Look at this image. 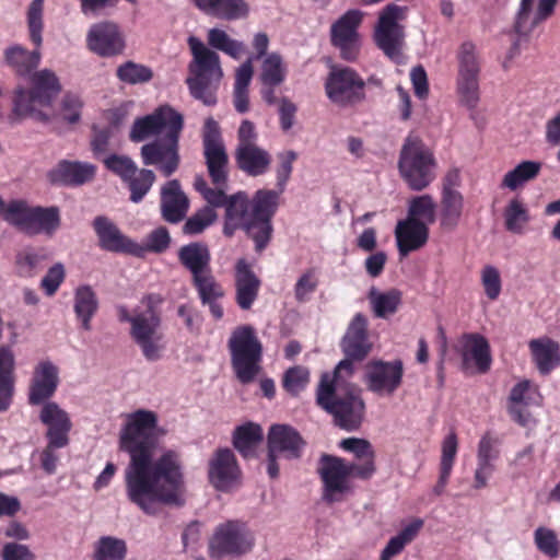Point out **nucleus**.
<instances>
[{"mask_svg":"<svg viewBox=\"0 0 560 560\" xmlns=\"http://www.w3.org/2000/svg\"><path fill=\"white\" fill-rule=\"evenodd\" d=\"M165 433L156 412L148 409L128 413L119 433V450L130 457L125 469L127 498L149 515L156 513L155 502L183 504L184 475L178 453L167 450L153 459Z\"/></svg>","mask_w":560,"mask_h":560,"instance_id":"obj_1","label":"nucleus"},{"mask_svg":"<svg viewBox=\"0 0 560 560\" xmlns=\"http://www.w3.org/2000/svg\"><path fill=\"white\" fill-rule=\"evenodd\" d=\"M353 372V364L349 360H342L332 373L325 372L320 375L316 389V404L334 416L336 424L347 431L358 430L365 417L362 389L343 381V376L350 377Z\"/></svg>","mask_w":560,"mask_h":560,"instance_id":"obj_2","label":"nucleus"},{"mask_svg":"<svg viewBox=\"0 0 560 560\" xmlns=\"http://www.w3.org/2000/svg\"><path fill=\"white\" fill-rule=\"evenodd\" d=\"M163 301L161 294L149 293L141 300L145 306L144 311H135L133 315H130L125 305H118L116 308L119 322L130 324V337L139 346L144 359L150 362L159 361L165 349L164 336L160 331L162 316L159 310Z\"/></svg>","mask_w":560,"mask_h":560,"instance_id":"obj_3","label":"nucleus"},{"mask_svg":"<svg viewBox=\"0 0 560 560\" xmlns=\"http://www.w3.org/2000/svg\"><path fill=\"white\" fill-rule=\"evenodd\" d=\"M188 45L192 60L188 66L186 84L194 98L207 106H213L217 104V90L223 75L220 57L195 36L188 38Z\"/></svg>","mask_w":560,"mask_h":560,"instance_id":"obj_4","label":"nucleus"},{"mask_svg":"<svg viewBox=\"0 0 560 560\" xmlns=\"http://www.w3.org/2000/svg\"><path fill=\"white\" fill-rule=\"evenodd\" d=\"M31 89L18 86L13 96L12 119L33 118L38 121H47L48 115L44 108L50 107L61 90L57 75L44 69L34 72L31 77Z\"/></svg>","mask_w":560,"mask_h":560,"instance_id":"obj_5","label":"nucleus"},{"mask_svg":"<svg viewBox=\"0 0 560 560\" xmlns=\"http://www.w3.org/2000/svg\"><path fill=\"white\" fill-rule=\"evenodd\" d=\"M228 348L231 364L236 378L242 384H249L259 374L262 360V343L250 325L236 327L229 339Z\"/></svg>","mask_w":560,"mask_h":560,"instance_id":"obj_6","label":"nucleus"},{"mask_svg":"<svg viewBox=\"0 0 560 560\" xmlns=\"http://www.w3.org/2000/svg\"><path fill=\"white\" fill-rule=\"evenodd\" d=\"M398 168L408 187L421 191L435 179L436 160L419 137L409 136L401 148Z\"/></svg>","mask_w":560,"mask_h":560,"instance_id":"obj_7","label":"nucleus"},{"mask_svg":"<svg viewBox=\"0 0 560 560\" xmlns=\"http://www.w3.org/2000/svg\"><path fill=\"white\" fill-rule=\"evenodd\" d=\"M44 2L45 0H33L26 12L30 40L35 49L30 51L20 45H15L5 49L4 52L7 63L20 77L28 75L40 62L39 48L43 44Z\"/></svg>","mask_w":560,"mask_h":560,"instance_id":"obj_8","label":"nucleus"},{"mask_svg":"<svg viewBox=\"0 0 560 560\" xmlns=\"http://www.w3.org/2000/svg\"><path fill=\"white\" fill-rule=\"evenodd\" d=\"M409 9L394 2L386 4L380 12L373 30V42L383 54L395 62H399L405 45V26Z\"/></svg>","mask_w":560,"mask_h":560,"instance_id":"obj_9","label":"nucleus"},{"mask_svg":"<svg viewBox=\"0 0 560 560\" xmlns=\"http://www.w3.org/2000/svg\"><path fill=\"white\" fill-rule=\"evenodd\" d=\"M258 133L254 122L243 120L237 130V143L234 150L236 167L250 177L265 175L271 166L269 151L257 144Z\"/></svg>","mask_w":560,"mask_h":560,"instance_id":"obj_10","label":"nucleus"},{"mask_svg":"<svg viewBox=\"0 0 560 560\" xmlns=\"http://www.w3.org/2000/svg\"><path fill=\"white\" fill-rule=\"evenodd\" d=\"M8 223L27 235L51 236L60 228L61 218L56 206H31L22 199L10 208Z\"/></svg>","mask_w":560,"mask_h":560,"instance_id":"obj_11","label":"nucleus"},{"mask_svg":"<svg viewBox=\"0 0 560 560\" xmlns=\"http://www.w3.org/2000/svg\"><path fill=\"white\" fill-rule=\"evenodd\" d=\"M282 192L271 189H259L252 200L250 213L244 224V230L255 242L257 252L264 250L272 234L271 219L279 206V197Z\"/></svg>","mask_w":560,"mask_h":560,"instance_id":"obj_12","label":"nucleus"},{"mask_svg":"<svg viewBox=\"0 0 560 560\" xmlns=\"http://www.w3.org/2000/svg\"><path fill=\"white\" fill-rule=\"evenodd\" d=\"M365 85L353 68L332 66L325 81V93L339 107H354L366 100Z\"/></svg>","mask_w":560,"mask_h":560,"instance_id":"obj_13","label":"nucleus"},{"mask_svg":"<svg viewBox=\"0 0 560 560\" xmlns=\"http://www.w3.org/2000/svg\"><path fill=\"white\" fill-rule=\"evenodd\" d=\"M364 14L358 9H350L339 16L329 30L330 45L338 50L339 58L347 62H357L362 49V35L359 28Z\"/></svg>","mask_w":560,"mask_h":560,"instance_id":"obj_14","label":"nucleus"},{"mask_svg":"<svg viewBox=\"0 0 560 560\" xmlns=\"http://www.w3.org/2000/svg\"><path fill=\"white\" fill-rule=\"evenodd\" d=\"M317 471L323 483L322 498L326 503L340 502L352 492L350 478L355 477V471L345 458L323 454Z\"/></svg>","mask_w":560,"mask_h":560,"instance_id":"obj_15","label":"nucleus"},{"mask_svg":"<svg viewBox=\"0 0 560 560\" xmlns=\"http://www.w3.org/2000/svg\"><path fill=\"white\" fill-rule=\"evenodd\" d=\"M203 158L208 175L214 186H228L230 165L220 126L213 118L205 121L202 131Z\"/></svg>","mask_w":560,"mask_h":560,"instance_id":"obj_16","label":"nucleus"},{"mask_svg":"<svg viewBox=\"0 0 560 560\" xmlns=\"http://www.w3.org/2000/svg\"><path fill=\"white\" fill-rule=\"evenodd\" d=\"M458 74L456 79L457 92L462 102L469 108H475L479 101L480 59L476 45L464 42L457 51Z\"/></svg>","mask_w":560,"mask_h":560,"instance_id":"obj_17","label":"nucleus"},{"mask_svg":"<svg viewBox=\"0 0 560 560\" xmlns=\"http://www.w3.org/2000/svg\"><path fill=\"white\" fill-rule=\"evenodd\" d=\"M182 130L165 132L161 138L155 139L141 147L140 154L144 165L158 166L165 177L173 175L179 167V137Z\"/></svg>","mask_w":560,"mask_h":560,"instance_id":"obj_18","label":"nucleus"},{"mask_svg":"<svg viewBox=\"0 0 560 560\" xmlns=\"http://www.w3.org/2000/svg\"><path fill=\"white\" fill-rule=\"evenodd\" d=\"M404 363L400 359L384 361L373 359L365 365L363 382L371 393L392 396L402 384Z\"/></svg>","mask_w":560,"mask_h":560,"instance_id":"obj_19","label":"nucleus"},{"mask_svg":"<svg viewBox=\"0 0 560 560\" xmlns=\"http://www.w3.org/2000/svg\"><path fill=\"white\" fill-rule=\"evenodd\" d=\"M252 547L253 541L245 526L237 521H228L215 528L209 542V555L215 559L238 557L248 552Z\"/></svg>","mask_w":560,"mask_h":560,"instance_id":"obj_20","label":"nucleus"},{"mask_svg":"<svg viewBox=\"0 0 560 560\" xmlns=\"http://www.w3.org/2000/svg\"><path fill=\"white\" fill-rule=\"evenodd\" d=\"M183 115L168 105L156 108L152 114L135 120L130 130V140L140 142L162 131L183 130Z\"/></svg>","mask_w":560,"mask_h":560,"instance_id":"obj_21","label":"nucleus"},{"mask_svg":"<svg viewBox=\"0 0 560 560\" xmlns=\"http://www.w3.org/2000/svg\"><path fill=\"white\" fill-rule=\"evenodd\" d=\"M92 225L98 238V246L102 249L143 258L141 244L125 235L107 217H96Z\"/></svg>","mask_w":560,"mask_h":560,"instance_id":"obj_22","label":"nucleus"},{"mask_svg":"<svg viewBox=\"0 0 560 560\" xmlns=\"http://www.w3.org/2000/svg\"><path fill=\"white\" fill-rule=\"evenodd\" d=\"M86 45L91 51L101 57H113L124 51L125 39L116 23L105 21L90 27Z\"/></svg>","mask_w":560,"mask_h":560,"instance_id":"obj_23","label":"nucleus"},{"mask_svg":"<svg viewBox=\"0 0 560 560\" xmlns=\"http://www.w3.org/2000/svg\"><path fill=\"white\" fill-rule=\"evenodd\" d=\"M241 469L230 448H219L209 460L208 479L219 491L228 492L238 482Z\"/></svg>","mask_w":560,"mask_h":560,"instance_id":"obj_24","label":"nucleus"},{"mask_svg":"<svg viewBox=\"0 0 560 560\" xmlns=\"http://www.w3.org/2000/svg\"><path fill=\"white\" fill-rule=\"evenodd\" d=\"M306 442L300 432L289 424H272L267 434V448L285 459H299Z\"/></svg>","mask_w":560,"mask_h":560,"instance_id":"obj_25","label":"nucleus"},{"mask_svg":"<svg viewBox=\"0 0 560 560\" xmlns=\"http://www.w3.org/2000/svg\"><path fill=\"white\" fill-rule=\"evenodd\" d=\"M40 422L47 427L46 439L51 446H68L69 434L72 430V421L69 413L57 402L47 401L39 412Z\"/></svg>","mask_w":560,"mask_h":560,"instance_id":"obj_26","label":"nucleus"},{"mask_svg":"<svg viewBox=\"0 0 560 560\" xmlns=\"http://www.w3.org/2000/svg\"><path fill=\"white\" fill-rule=\"evenodd\" d=\"M58 385V368L50 361L39 362L34 369L28 388L30 405L47 402L56 393Z\"/></svg>","mask_w":560,"mask_h":560,"instance_id":"obj_27","label":"nucleus"},{"mask_svg":"<svg viewBox=\"0 0 560 560\" xmlns=\"http://www.w3.org/2000/svg\"><path fill=\"white\" fill-rule=\"evenodd\" d=\"M341 349L346 355L345 360H363L371 351V343L368 336V319L362 313H357L351 319L346 335L341 341Z\"/></svg>","mask_w":560,"mask_h":560,"instance_id":"obj_28","label":"nucleus"},{"mask_svg":"<svg viewBox=\"0 0 560 560\" xmlns=\"http://www.w3.org/2000/svg\"><path fill=\"white\" fill-rule=\"evenodd\" d=\"M95 174L94 164L61 160L48 172L47 177L52 185L75 187L93 180Z\"/></svg>","mask_w":560,"mask_h":560,"instance_id":"obj_29","label":"nucleus"},{"mask_svg":"<svg viewBox=\"0 0 560 560\" xmlns=\"http://www.w3.org/2000/svg\"><path fill=\"white\" fill-rule=\"evenodd\" d=\"M189 210V199L183 191L178 179H171L161 188L162 218L176 224L183 221Z\"/></svg>","mask_w":560,"mask_h":560,"instance_id":"obj_30","label":"nucleus"},{"mask_svg":"<svg viewBox=\"0 0 560 560\" xmlns=\"http://www.w3.org/2000/svg\"><path fill=\"white\" fill-rule=\"evenodd\" d=\"M235 302L241 310H250L258 298L261 281L245 259L235 265Z\"/></svg>","mask_w":560,"mask_h":560,"instance_id":"obj_31","label":"nucleus"},{"mask_svg":"<svg viewBox=\"0 0 560 560\" xmlns=\"http://www.w3.org/2000/svg\"><path fill=\"white\" fill-rule=\"evenodd\" d=\"M429 233L425 222H415L411 219L399 220L395 228L399 255L406 257L411 252L422 248L428 243Z\"/></svg>","mask_w":560,"mask_h":560,"instance_id":"obj_32","label":"nucleus"},{"mask_svg":"<svg viewBox=\"0 0 560 560\" xmlns=\"http://www.w3.org/2000/svg\"><path fill=\"white\" fill-rule=\"evenodd\" d=\"M453 175L448 173L443 180V188L441 192V210L440 222L441 226L445 229H454L457 226L464 209L463 195L454 188Z\"/></svg>","mask_w":560,"mask_h":560,"instance_id":"obj_33","label":"nucleus"},{"mask_svg":"<svg viewBox=\"0 0 560 560\" xmlns=\"http://www.w3.org/2000/svg\"><path fill=\"white\" fill-rule=\"evenodd\" d=\"M339 446L352 454L360 463H348L355 471V477L362 480L370 479L375 470V452L372 444L364 439L347 438L340 441Z\"/></svg>","mask_w":560,"mask_h":560,"instance_id":"obj_34","label":"nucleus"},{"mask_svg":"<svg viewBox=\"0 0 560 560\" xmlns=\"http://www.w3.org/2000/svg\"><path fill=\"white\" fill-rule=\"evenodd\" d=\"M460 355L464 365L474 361L480 373L489 371L492 359L488 340L479 334H464L460 339Z\"/></svg>","mask_w":560,"mask_h":560,"instance_id":"obj_35","label":"nucleus"},{"mask_svg":"<svg viewBox=\"0 0 560 560\" xmlns=\"http://www.w3.org/2000/svg\"><path fill=\"white\" fill-rule=\"evenodd\" d=\"M192 3L205 14L225 21L245 19L249 13L245 0H192Z\"/></svg>","mask_w":560,"mask_h":560,"instance_id":"obj_36","label":"nucleus"},{"mask_svg":"<svg viewBox=\"0 0 560 560\" xmlns=\"http://www.w3.org/2000/svg\"><path fill=\"white\" fill-rule=\"evenodd\" d=\"M49 262V254L45 247L26 246L18 250L14 257V270L21 278H34Z\"/></svg>","mask_w":560,"mask_h":560,"instance_id":"obj_37","label":"nucleus"},{"mask_svg":"<svg viewBox=\"0 0 560 560\" xmlns=\"http://www.w3.org/2000/svg\"><path fill=\"white\" fill-rule=\"evenodd\" d=\"M178 260L190 272L191 279L212 270L210 249L201 242L182 246L178 250Z\"/></svg>","mask_w":560,"mask_h":560,"instance_id":"obj_38","label":"nucleus"},{"mask_svg":"<svg viewBox=\"0 0 560 560\" xmlns=\"http://www.w3.org/2000/svg\"><path fill=\"white\" fill-rule=\"evenodd\" d=\"M15 358L10 346H0V412L7 411L13 401Z\"/></svg>","mask_w":560,"mask_h":560,"instance_id":"obj_39","label":"nucleus"},{"mask_svg":"<svg viewBox=\"0 0 560 560\" xmlns=\"http://www.w3.org/2000/svg\"><path fill=\"white\" fill-rule=\"evenodd\" d=\"M529 349L540 374L547 375L560 365V345L557 341L548 337L533 339Z\"/></svg>","mask_w":560,"mask_h":560,"instance_id":"obj_40","label":"nucleus"},{"mask_svg":"<svg viewBox=\"0 0 560 560\" xmlns=\"http://www.w3.org/2000/svg\"><path fill=\"white\" fill-rule=\"evenodd\" d=\"M98 299L89 284L79 285L74 291L73 311L82 329H92L91 322L98 311Z\"/></svg>","mask_w":560,"mask_h":560,"instance_id":"obj_41","label":"nucleus"},{"mask_svg":"<svg viewBox=\"0 0 560 560\" xmlns=\"http://www.w3.org/2000/svg\"><path fill=\"white\" fill-rule=\"evenodd\" d=\"M262 440V428L254 422L236 427L232 436L233 446L244 458L255 457Z\"/></svg>","mask_w":560,"mask_h":560,"instance_id":"obj_42","label":"nucleus"},{"mask_svg":"<svg viewBox=\"0 0 560 560\" xmlns=\"http://www.w3.org/2000/svg\"><path fill=\"white\" fill-rule=\"evenodd\" d=\"M368 299L374 316L377 318H387L398 311L402 302V293L398 289L380 292L375 288H372L368 293Z\"/></svg>","mask_w":560,"mask_h":560,"instance_id":"obj_43","label":"nucleus"},{"mask_svg":"<svg viewBox=\"0 0 560 560\" xmlns=\"http://www.w3.org/2000/svg\"><path fill=\"white\" fill-rule=\"evenodd\" d=\"M423 526L421 518H415L404 527L396 536L392 537L382 550L380 560H392L402 552L405 547L410 544Z\"/></svg>","mask_w":560,"mask_h":560,"instance_id":"obj_44","label":"nucleus"},{"mask_svg":"<svg viewBox=\"0 0 560 560\" xmlns=\"http://www.w3.org/2000/svg\"><path fill=\"white\" fill-rule=\"evenodd\" d=\"M223 207H225L224 234L230 236L240 223L244 226L247 221L248 201L247 198L240 192L228 197L226 203H224Z\"/></svg>","mask_w":560,"mask_h":560,"instance_id":"obj_45","label":"nucleus"},{"mask_svg":"<svg viewBox=\"0 0 560 560\" xmlns=\"http://www.w3.org/2000/svg\"><path fill=\"white\" fill-rule=\"evenodd\" d=\"M287 72L282 56L271 52L262 60L259 81L261 85H281L285 81Z\"/></svg>","mask_w":560,"mask_h":560,"instance_id":"obj_46","label":"nucleus"},{"mask_svg":"<svg viewBox=\"0 0 560 560\" xmlns=\"http://www.w3.org/2000/svg\"><path fill=\"white\" fill-rule=\"evenodd\" d=\"M156 180V176L152 170L136 168V172L126 179L124 184L130 191L129 200L139 203L151 190Z\"/></svg>","mask_w":560,"mask_h":560,"instance_id":"obj_47","label":"nucleus"},{"mask_svg":"<svg viewBox=\"0 0 560 560\" xmlns=\"http://www.w3.org/2000/svg\"><path fill=\"white\" fill-rule=\"evenodd\" d=\"M541 170V163L536 161H523L512 171L508 172L501 183L502 187L516 190L526 182L536 178Z\"/></svg>","mask_w":560,"mask_h":560,"instance_id":"obj_48","label":"nucleus"},{"mask_svg":"<svg viewBox=\"0 0 560 560\" xmlns=\"http://www.w3.org/2000/svg\"><path fill=\"white\" fill-rule=\"evenodd\" d=\"M406 219L433 224L436 220V203L431 195L416 196L410 199Z\"/></svg>","mask_w":560,"mask_h":560,"instance_id":"obj_49","label":"nucleus"},{"mask_svg":"<svg viewBox=\"0 0 560 560\" xmlns=\"http://www.w3.org/2000/svg\"><path fill=\"white\" fill-rule=\"evenodd\" d=\"M503 217L505 229L514 234H522L524 225H526L530 219L528 209L518 198L510 200L504 209Z\"/></svg>","mask_w":560,"mask_h":560,"instance_id":"obj_50","label":"nucleus"},{"mask_svg":"<svg viewBox=\"0 0 560 560\" xmlns=\"http://www.w3.org/2000/svg\"><path fill=\"white\" fill-rule=\"evenodd\" d=\"M127 544L124 539L113 536H102L95 544L94 560H125Z\"/></svg>","mask_w":560,"mask_h":560,"instance_id":"obj_51","label":"nucleus"},{"mask_svg":"<svg viewBox=\"0 0 560 560\" xmlns=\"http://www.w3.org/2000/svg\"><path fill=\"white\" fill-rule=\"evenodd\" d=\"M191 283L201 303H209L212 299H223L225 295L223 287L217 281L212 270L192 278Z\"/></svg>","mask_w":560,"mask_h":560,"instance_id":"obj_52","label":"nucleus"},{"mask_svg":"<svg viewBox=\"0 0 560 560\" xmlns=\"http://www.w3.org/2000/svg\"><path fill=\"white\" fill-rule=\"evenodd\" d=\"M208 44L234 59H238L245 52V45L242 42L231 38L220 28L209 30Z\"/></svg>","mask_w":560,"mask_h":560,"instance_id":"obj_53","label":"nucleus"},{"mask_svg":"<svg viewBox=\"0 0 560 560\" xmlns=\"http://www.w3.org/2000/svg\"><path fill=\"white\" fill-rule=\"evenodd\" d=\"M116 75L121 82L135 85L149 82L153 78V71L144 65L129 60L117 68Z\"/></svg>","mask_w":560,"mask_h":560,"instance_id":"obj_54","label":"nucleus"},{"mask_svg":"<svg viewBox=\"0 0 560 560\" xmlns=\"http://www.w3.org/2000/svg\"><path fill=\"white\" fill-rule=\"evenodd\" d=\"M310 383V371L302 365L289 368L282 377V387L291 396H298Z\"/></svg>","mask_w":560,"mask_h":560,"instance_id":"obj_55","label":"nucleus"},{"mask_svg":"<svg viewBox=\"0 0 560 560\" xmlns=\"http://www.w3.org/2000/svg\"><path fill=\"white\" fill-rule=\"evenodd\" d=\"M534 542L537 549L552 559L560 555V540L553 529L539 526L534 532Z\"/></svg>","mask_w":560,"mask_h":560,"instance_id":"obj_56","label":"nucleus"},{"mask_svg":"<svg viewBox=\"0 0 560 560\" xmlns=\"http://www.w3.org/2000/svg\"><path fill=\"white\" fill-rule=\"evenodd\" d=\"M217 219V213L211 207H203L189 217L183 225V233L197 235L202 233Z\"/></svg>","mask_w":560,"mask_h":560,"instance_id":"obj_57","label":"nucleus"},{"mask_svg":"<svg viewBox=\"0 0 560 560\" xmlns=\"http://www.w3.org/2000/svg\"><path fill=\"white\" fill-rule=\"evenodd\" d=\"M103 164L113 174L118 176L122 183L129 179V176L136 172L138 167L131 158L113 153L103 160Z\"/></svg>","mask_w":560,"mask_h":560,"instance_id":"obj_58","label":"nucleus"},{"mask_svg":"<svg viewBox=\"0 0 560 560\" xmlns=\"http://www.w3.org/2000/svg\"><path fill=\"white\" fill-rule=\"evenodd\" d=\"M279 164L276 168L277 188L283 192L293 171V163L298 160L296 152L289 150L277 155Z\"/></svg>","mask_w":560,"mask_h":560,"instance_id":"obj_59","label":"nucleus"},{"mask_svg":"<svg viewBox=\"0 0 560 560\" xmlns=\"http://www.w3.org/2000/svg\"><path fill=\"white\" fill-rule=\"evenodd\" d=\"M65 267L62 264L57 262L47 270L46 275L40 280V288L46 295L52 296L65 281Z\"/></svg>","mask_w":560,"mask_h":560,"instance_id":"obj_60","label":"nucleus"},{"mask_svg":"<svg viewBox=\"0 0 560 560\" xmlns=\"http://www.w3.org/2000/svg\"><path fill=\"white\" fill-rule=\"evenodd\" d=\"M171 243L170 233L166 228L160 226L153 230L147 237V244L141 245L143 249V257L147 253H163L165 252Z\"/></svg>","mask_w":560,"mask_h":560,"instance_id":"obj_61","label":"nucleus"},{"mask_svg":"<svg viewBox=\"0 0 560 560\" xmlns=\"http://www.w3.org/2000/svg\"><path fill=\"white\" fill-rule=\"evenodd\" d=\"M481 282L489 300L494 301L501 293V277L493 266H486L481 272Z\"/></svg>","mask_w":560,"mask_h":560,"instance_id":"obj_62","label":"nucleus"},{"mask_svg":"<svg viewBox=\"0 0 560 560\" xmlns=\"http://www.w3.org/2000/svg\"><path fill=\"white\" fill-rule=\"evenodd\" d=\"M318 280L315 277V271L313 269L305 271L295 283V300L300 303L308 301L310 294L316 290Z\"/></svg>","mask_w":560,"mask_h":560,"instance_id":"obj_63","label":"nucleus"},{"mask_svg":"<svg viewBox=\"0 0 560 560\" xmlns=\"http://www.w3.org/2000/svg\"><path fill=\"white\" fill-rule=\"evenodd\" d=\"M498 443L499 440L492 436L490 432L485 433L478 444V463H481V465H492L491 462L499 456V450L495 447Z\"/></svg>","mask_w":560,"mask_h":560,"instance_id":"obj_64","label":"nucleus"}]
</instances>
